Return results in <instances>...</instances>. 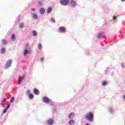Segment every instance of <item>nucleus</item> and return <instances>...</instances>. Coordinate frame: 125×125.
Instances as JSON below:
<instances>
[{
	"mask_svg": "<svg viewBox=\"0 0 125 125\" xmlns=\"http://www.w3.org/2000/svg\"><path fill=\"white\" fill-rule=\"evenodd\" d=\"M28 52H29V50H28L27 49H25L24 51L23 56H26V55H27V54H28Z\"/></svg>",
	"mask_w": 125,
	"mask_h": 125,
	"instance_id": "13",
	"label": "nucleus"
},
{
	"mask_svg": "<svg viewBox=\"0 0 125 125\" xmlns=\"http://www.w3.org/2000/svg\"><path fill=\"white\" fill-rule=\"evenodd\" d=\"M11 38H12V39H13V40H14V39H15V35L12 34Z\"/></svg>",
	"mask_w": 125,
	"mask_h": 125,
	"instance_id": "25",
	"label": "nucleus"
},
{
	"mask_svg": "<svg viewBox=\"0 0 125 125\" xmlns=\"http://www.w3.org/2000/svg\"><path fill=\"white\" fill-rule=\"evenodd\" d=\"M113 20H117V18H116V17H113Z\"/></svg>",
	"mask_w": 125,
	"mask_h": 125,
	"instance_id": "30",
	"label": "nucleus"
},
{
	"mask_svg": "<svg viewBox=\"0 0 125 125\" xmlns=\"http://www.w3.org/2000/svg\"><path fill=\"white\" fill-rule=\"evenodd\" d=\"M6 111H7V109H6V108H5L4 110V111H3V113L4 114H5V113H6Z\"/></svg>",
	"mask_w": 125,
	"mask_h": 125,
	"instance_id": "28",
	"label": "nucleus"
},
{
	"mask_svg": "<svg viewBox=\"0 0 125 125\" xmlns=\"http://www.w3.org/2000/svg\"><path fill=\"white\" fill-rule=\"evenodd\" d=\"M42 100L43 102H44L45 103H47V104L50 103V100L46 97H44L42 98Z\"/></svg>",
	"mask_w": 125,
	"mask_h": 125,
	"instance_id": "3",
	"label": "nucleus"
},
{
	"mask_svg": "<svg viewBox=\"0 0 125 125\" xmlns=\"http://www.w3.org/2000/svg\"><path fill=\"white\" fill-rule=\"evenodd\" d=\"M18 81H19V82H20L21 83V82H22V79H21V78H19Z\"/></svg>",
	"mask_w": 125,
	"mask_h": 125,
	"instance_id": "29",
	"label": "nucleus"
},
{
	"mask_svg": "<svg viewBox=\"0 0 125 125\" xmlns=\"http://www.w3.org/2000/svg\"><path fill=\"white\" fill-rule=\"evenodd\" d=\"M103 35H104V33H100L98 34L97 35V38H98L99 39H101V38L102 37H103Z\"/></svg>",
	"mask_w": 125,
	"mask_h": 125,
	"instance_id": "9",
	"label": "nucleus"
},
{
	"mask_svg": "<svg viewBox=\"0 0 125 125\" xmlns=\"http://www.w3.org/2000/svg\"><path fill=\"white\" fill-rule=\"evenodd\" d=\"M85 118L87 120V121H89V122H92L94 118V114L91 112H88L86 114Z\"/></svg>",
	"mask_w": 125,
	"mask_h": 125,
	"instance_id": "1",
	"label": "nucleus"
},
{
	"mask_svg": "<svg viewBox=\"0 0 125 125\" xmlns=\"http://www.w3.org/2000/svg\"><path fill=\"white\" fill-rule=\"evenodd\" d=\"M59 30L62 33H65L66 32V28L64 26H60Z\"/></svg>",
	"mask_w": 125,
	"mask_h": 125,
	"instance_id": "4",
	"label": "nucleus"
},
{
	"mask_svg": "<svg viewBox=\"0 0 125 125\" xmlns=\"http://www.w3.org/2000/svg\"><path fill=\"white\" fill-rule=\"evenodd\" d=\"M34 93L35 95H39L40 94V91L38 89H34Z\"/></svg>",
	"mask_w": 125,
	"mask_h": 125,
	"instance_id": "7",
	"label": "nucleus"
},
{
	"mask_svg": "<svg viewBox=\"0 0 125 125\" xmlns=\"http://www.w3.org/2000/svg\"><path fill=\"white\" fill-rule=\"evenodd\" d=\"M47 123H48V125H53V123H54L53 119L48 120L47 121Z\"/></svg>",
	"mask_w": 125,
	"mask_h": 125,
	"instance_id": "8",
	"label": "nucleus"
},
{
	"mask_svg": "<svg viewBox=\"0 0 125 125\" xmlns=\"http://www.w3.org/2000/svg\"><path fill=\"white\" fill-rule=\"evenodd\" d=\"M1 52H2V53H4V52H5V51H6L5 48H2L1 49Z\"/></svg>",
	"mask_w": 125,
	"mask_h": 125,
	"instance_id": "22",
	"label": "nucleus"
},
{
	"mask_svg": "<svg viewBox=\"0 0 125 125\" xmlns=\"http://www.w3.org/2000/svg\"><path fill=\"white\" fill-rule=\"evenodd\" d=\"M31 10H32V11H35V10H36V9H35V8H32V9H31Z\"/></svg>",
	"mask_w": 125,
	"mask_h": 125,
	"instance_id": "32",
	"label": "nucleus"
},
{
	"mask_svg": "<svg viewBox=\"0 0 125 125\" xmlns=\"http://www.w3.org/2000/svg\"><path fill=\"white\" fill-rule=\"evenodd\" d=\"M75 117V113L74 112H72L69 115V120H71V119H73Z\"/></svg>",
	"mask_w": 125,
	"mask_h": 125,
	"instance_id": "6",
	"label": "nucleus"
},
{
	"mask_svg": "<svg viewBox=\"0 0 125 125\" xmlns=\"http://www.w3.org/2000/svg\"><path fill=\"white\" fill-rule=\"evenodd\" d=\"M44 12H45L44 8H42L40 9V13H41V14H43Z\"/></svg>",
	"mask_w": 125,
	"mask_h": 125,
	"instance_id": "11",
	"label": "nucleus"
},
{
	"mask_svg": "<svg viewBox=\"0 0 125 125\" xmlns=\"http://www.w3.org/2000/svg\"><path fill=\"white\" fill-rule=\"evenodd\" d=\"M13 101H14V97L11 98L10 103H13Z\"/></svg>",
	"mask_w": 125,
	"mask_h": 125,
	"instance_id": "23",
	"label": "nucleus"
},
{
	"mask_svg": "<svg viewBox=\"0 0 125 125\" xmlns=\"http://www.w3.org/2000/svg\"><path fill=\"white\" fill-rule=\"evenodd\" d=\"M69 1H70V0H60V3L62 5H68L69 4Z\"/></svg>",
	"mask_w": 125,
	"mask_h": 125,
	"instance_id": "2",
	"label": "nucleus"
},
{
	"mask_svg": "<svg viewBox=\"0 0 125 125\" xmlns=\"http://www.w3.org/2000/svg\"><path fill=\"white\" fill-rule=\"evenodd\" d=\"M43 59H44L43 58H41V61H43Z\"/></svg>",
	"mask_w": 125,
	"mask_h": 125,
	"instance_id": "31",
	"label": "nucleus"
},
{
	"mask_svg": "<svg viewBox=\"0 0 125 125\" xmlns=\"http://www.w3.org/2000/svg\"><path fill=\"white\" fill-rule=\"evenodd\" d=\"M102 85H103L104 86H106L107 83V82L106 81H104L102 82Z\"/></svg>",
	"mask_w": 125,
	"mask_h": 125,
	"instance_id": "14",
	"label": "nucleus"
},
{
	"mask_svg": "<svg viewBox=\"0 0 125 125\" xmlns=\"http://www.w3.org/2000/svg\"><path fill=\"white\" fill-rule=\"evenodd\" d=\"M33 35L34 37H37V35H38V33H37V31L35 30L33 31Z\"/></svg>",
	"mask_w": 125,
	"mask_h": 125,
	"instance_id": "19",
	"label": "nucleus"
},
{
	"mask_svg": "<svg viewBox=\"0 0 125 125\" xmlns=\"http://www.w3.org/2000/svg\"><path fill=\"white\" fill-rule=\"evenodd\" d=\"M2 42H3V44H4V45L7 44V42L6 41V40H3Z\"/></svg>",
	"mask_w": 125,
	"mask_h": 125,
	"instance_id": "21",
	"label": "nucleus"
},
{
	"mask_svg": "<svg viewBox=\"0 0 125 125\" xmlns=\"http://www.w3.org/2000/svg\"><path fill=\"white\" fill-rule=\"evenodd\" d=\"M124 100H125V95L124 96Z\"/></svg>",
	"mask_w": 125,
	"mask_h": 125,
	"instance_id": "33",
	"label": "nucleus"
},
{
	"mask_svg": "<svg viewBox=\"0 0 125 125\" xmlns=\"http://www.w3.org/2000/svg\"><path fill=\"white\" fill-rule=\"evenodd\" d=\"M32 16H33V18H34V19H38V15H37L36 14L33 13L32 15Z\"/></svg>",
	"mask_w": 125,
	"mask_h": 125,
	"instance_id": "16",
	"label": "nucleus"
},
{
	"mask_svg": "<svg viewBox=\"0 0 125 125\" xmlns=\"http://www.w3.org/2000/svg\"><path fill=\"white\" fill-rule=\"evenodd\" d=\"M86 125H89V124H86Z\"/></svg>",
	"mask_w": 125,
	"mask_h": 125,
	"instance_id": "35",
	"label": "nucleus"
},
{
	"mask_svg": "<svg viewBox=\"0 0 125 125\" xmlns=\"http://www.w3.org/2000/svg\"><path fill=\"white\" fill-rule=\"evenodd\" d=\"M122 1H125V0H121Z\"/></svg>",
	"mask_w": 125,
	"mask_h": 125,
	"instance_id": "34",
	"label": "nucleus"
},
{
	"mask_svg": "<svg viewBox=\"0 0 125 125\" xmlns=\"http://www.w3.org/2000/svg\"><path fill=\"white\" fill-rule=\"evenodd\" d=\"M10 107V104H9L5 108V109H7H7H9Z\"/></svg>",
	"mask_w": 125,
	"mask_h": 125,
	"instance_id": "26",
	"label": "nucleus"
},
{
	"mask_svg": "<svg viewBox=\"0 0 125 125\" xmlns=\"http://www.w3.org/2000/svg\"><path fill=\"white\" fill-rule=\"evenodd\" d=\"M12 63V60L10 59L7 62V63L6 64V66H8L9 65H10Z\"/></svg>",
	"mask_w": 125,
	"mask_h": 125,
	"instance_id": "10",
	"label": "nucleus"
},
{
	"mask_svg": "<svg viewBox=\"0 0 125 125\" xmlns=\"http://www.w3.org/2000/svg\"><path fill=\"white\" fill-rule=\"evenodd\" d=\"M38 48L39 49H42V43H39L38 44Z\"/></svg>",
	"mask_w": 125,
	"mask_h": 125,
	"instance_id": "18",
	"label": "nucleus"
},
{
	"mask_svg": "<svg viewBox=\"0 0 125 125\" xmlns=\"http://www.w3.org/2000/svg\"><path fill=\"white\" fill-rule=\"evenodd\" d=\"M52 10V8H51V7H49L47 10V13H50Z\"/></svg>",
	"mask_w": 125,
	"mask_h": 125,
	"instance_id": "17",
	"label": "nucleus"
},
{
	"mask_svg": "<svg viewBox=\"0 0 125 125\" xmlns=\"http://www.w3.org/2000/svg\"><path fill=\"white\" fill-rule=\"evenodd\" d=\"M30 93H31V91L30 90L27 91L26 94H27V95H29Z\"/></svg>",
	"mask_w": 125,
	"mask_h": 125,
	"instance_id": "27",
	"label": "nucleus"
},
{
	"mask_svg": "<svg viewBox=\"0 0 125 125\" xmlns=\"http://www.w3.org/2000/svg\"><path fill=\"white\" fill-rule=\"evenodd\" d=\"M20 27L21 28H24L25 27V25H24V23H21L20 24Z\"/></svg>",
	"mask_w": 125,
	"mask_h": 125,
	"instance_id": "20",
	"label": "nucleus"
},
{
	"mask_svg": "<svg viewBox=\"0 0 125 125\" xmlns=\"http://www.w3.org/2000/svg\"><path fill=\"white\" fill-rule=\"evenodd\" d=\"M28 97L30 99H33L34 97V94H30L29 95H28Z\"/></svg>",
	"mask_w": 125,
	"mask_h": 125,
	"instance_id": "15",
	"label": "nucleus"
},
{
	"mask_svg": "<svg viewBox=\"0 0 125 125\" xmlns=\"http://www.w3.org/2000/svg\"><path fill=\"white\" fill-rule=\"evenodd\" d=\"M69 4L70 6H71V7H74V6H76V5L77 4L76 3V1H75L74 0H71L69 2Z\"/></svg>",
	"mask_w": 125,
	"mask_h": 125,
	"instance_id": "5",
	"label": "nucleus"
},
{
	"mask_svg": "<svg viewBox=\"0 0 125 125\" xmlns=\"http://www.w3.org/2000/svg\"><path fill=\"white\" fill-rule=\"evenodd\" d=\"M69 124L70 125H75V121L71 120L69 122Z\"/></svg>",
	"mask_w": 125,
	"mask_h": 125,
	"instance_id": "12",
	"label": "nucleus"
},
{
	"mask_svg": "<svg viewBox=\"0 0 125 125\" xmlns=\"http://www.w3.org/2000/svg\"><path fill=\"white\" fill-rule=\"evenodd\" d=\"M51 22H53V23H55V20L54 19V18H52L51 19Z\"/></svg>",
	"mask_w": 125,
	"mask_h": 125,
	"instance_id": "24",
	"label": "nucleus"
}]
</instances>
